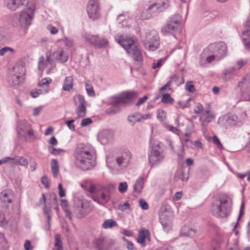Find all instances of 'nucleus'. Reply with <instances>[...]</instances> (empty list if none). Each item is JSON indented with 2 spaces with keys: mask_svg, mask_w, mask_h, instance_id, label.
<instances>
[{
  "mask_svg": "<svg viewBox=\"0 0 250 250\" xmlns=\"http://www.w3.org/2000/svg\"><path fill=\"white\" fill-rule=\"evenodd\" d=\"M62 41L64 43V44L68 47H71L73 45L74 41L71 38L65 37Z\"/></svg>",
  "mask_w": 250,
  "mask_h": 250,
  "instance_id": "nucleus-51",
  "label": "nucleus"
},
{
  "mask_svg": "<svg viewBox=\"0 0 250 250\" xmlns=\"http://www.w3.org/2000/svg\"><path fill=\"white\" fill-rule=\"evenodd\" d=\"M113 138V133L111 131L104 130L98 133L97 139L103 145H106L111 142Z\"/></svg>",
  "mask_w": 250,
  "mask_h": 250,
  "instance_id": "nucleus-24",
  "label": "nucleus"
},
{
  "mask_svg": "<svg viewBox=\"0 0 250 250\" xmlns=\"http://www.w3.org/2000/svg\"><path fill=\"white\" fill-rule=\"evenodd\" d=\"M149 235V232L147 229H142L139 232L137 239L138 243L141 244L142 247L145 246V241L146 238Z\"/></svg>",
  "mask_w": 250,
  "mask_h": 250,
  "instance_id": "nucleus-31",
  "label": "nucleus"
},
{
  "mask_svg": "<svg viewBox=\"0 0 250 250\" xmlns=\"http://www.w3.org/2000/svg\"><path fill=\"white\" fill-rule=\"evenodd\" d=\"M128 187V185L126 182H121L119 184L118 187V189L120 193H125Z\"/></svg>",
  "mask_w": 250,
  "mask_h": 250,
  "instance_id": "nucleus-50",
  "label": "nucleus"
},
{
  "mask_svg": "<svg viewBox=\"0 0 250 250\" xmlns=\"http://www.w3.org/2000/svg\"><path fill=\"white\" fill-rule=\"evenodd\" d=\"M232 207V199L227 194H222L219 195L213 202L211 210L214 216L226 218L230 214Z\"/></svg>",
  "mask_w": 250,
  "mask_h": 250,
  "instance_id": "nucleus-2",
  "label": "nucleus"
},
{
  "mask_svg": "<svg viewBox=\"0 0 250 250\" xmlns=\"http://www.w3.org/2000/svg\"><path fill=\"white\" fill-rule=\"evenodd\" d=\"M92 193L94 194L92 196L93 200L99 205H104L110 200L109 192L105 189L99 190L96 187V192Z\"/></svg>",
  "mask_w": 250,
  "mask_h": 250,
  "instance_id": "nucleus-14",
  "label": "nucleus"
},
{
  "mask_svg": "<svg viewBox=\"0 0 250 250\" xmlns=\"http://www.w3.org/2000/svg\"><path fill=\"white\" fill-rule=\"evenodd\" d=\"M74 121V120L72 119L65 122V124L67 125L68 127L71 131H74L75 130V125L73 124Z\"/></svg>",
  "mask_w": 250,
  "mask_h": 250,
  "instance_id": "nucleus-62",
  "label": "nucleus"
},
{
  "mask_svg": "<svg viewBox=\"0 0 250 250\" xmlns=\"http://www.w3.org/2000/svg\"><path fill=\"white\" fill-rule=\"evenodd\" d=\"M81 186L83 189L88 190L91 193L95 192L96 191V187L92 183L91 180L89 179L82 181L81 183Z\"/></svg>",
  "mask_w": 250,
  "mask_h": 250,
  "instance_id": "nucleus-29",
  "label": "nucleus"
},
{
  "mask_svg": "<svg viewBox=\"0 0 250 250\" xmlns=\"http://www.w3.org/2000/svg\"><path fill=\"white\" fill-rule=\"evenodd\" d=\"M131 157V155L129 151L122 152L119 156L116 157V163L119 167H126Z\"/></svg>",
  "mask_w": 250,
  "mask_h": 250,
  "instance_id": "nucleus-22",
  "label": "nucleus"
},
{
  "mask_svg": "<svg viewBox=\"0 0 250 250\" xmlns=\"http://www.w3.org/2000/svg\"><path fill=\"white\" fill-rule=\"evenodd\" d=\"M50 152L55 155H63L64 153L66 152V151L62 149L61 148H52L51 149V148H49Z\"/></svg>",
  "mask_w": 250,
  "mask_h": 250,
  "instance_id": "nucleus-47",
  "label": "nucleus"
},
{
  "mask_svg": "<svg viewBox=\"0 0 250 250\" xmlns=\"http://www.w3.org/2000/svg\"><path fill=\"white\" fill-rule=\"evenodd\" d=\"M210 53H211L208 52V53H207L206 54H205L204 53V50L203 52H202V53L201 55V57L202 58L205 57V55H208L206 58V61L208 63H210L211 62H212L215 59L216 60V57L215 56V54L214 53H213V54H210Z\"/></svg>",
  "mask_w": 250,
  "mask_h": 250,
  "instance_id": "nucleus-44",
  "label": "nucleus"
},
{
  "mask_svg": "<svg viewBox=\"0 0 250 250\" xmlns=\"http://www.w3.org/2000/svg\"><path fill=\"white\" fill-rule=\"evenodd\" d=\"M59 190V194L60 197L62 198L65 196V190L62 188V184L60 183L58 186Z\"/></svg>",
  "mask_w": 250,
  "mask_h": 250,
  "instance_id": "nucleus-60",
  "label": "nucleus"
},
{
  "mask_svg": "<svg viewBox=\"0 0 250 250\" xmlns=\"http://www.w3.org/2000/svg\"><path fill=\"white\" fill-rule=\"evenodd\" d=\"M117 226V222L113 219L105 220L102 224V228L104 229H109Z\"/></svg>",
  "mask_w": 250,
  "mask_h": 250,
  "instance_id": "nucleus-39",
  "label": "nucleus"
},
{
  "mask_svg": "<svg viewBox=\"0 0 250 250\" xmlns=\"http://www.w3.org/2000/svg\"><path fill=\"white\" fill-rule=\"evenodd\" d=\"M169 6V2L168 0H156L150 3L148 7L142 11L141 18L143 20L150 19L164 11Z\"/></svg>",
  "mask_w": 250,
  "mask_h": 250,
  "instance_id": "nucleus-5",
  "label": "nucleus"
},
{
  "mask_svg": "<svg viewBox=\"0 0 250 250\" xmlns=\"http://www.w3.org/2000/svg\"><path fill=\"white\" fill-rule=\"evenodd\" d=\"M246 78H243L242 80L238 83L237 86L240 88L241 96L243 98V101L250 102V95L248 97L245 96L246 89L248 88V85L246 84Z\"/></svg>",
  "mask_w": 250,
  "mask_h": 250,
  "instance_id": "nucleus-28",
  "label": "nucleus"
},
{
  "mask_svg": "<svg viewBox=\"0 0 250 250\" xmlns=\"http://www.w3.org/2000/svg\"><path fill=\"white\" fill-rule=\"evenodd\" d=\"M165 127L167 129L173 132V133L178 135H179L180 130L177 127H174L170 125H166Z\"/></svg>",
  "mask_w": 250,
  "mask_h": 250,
  "instance_id": "nucleus-52",
  "label": "nucleus"
},
{
  "mask_svg": "<svg viewBox=\"0 0 250 250\" xmlns=\"http://www.w3.org/2000/svg\"><path fill=\"white\" fill-rule=\"evenodd\" d=\"M93 246L96 250H111V246L103 237L96 238L93 242Z\"/></svg>",
  "mask_w": 250,
  "mask_h": 250,
  "instance_id": "nucleus-23",
  "label": "nucleus"
},
{
  "mask_svg": "<svg viewBox=\"0 0 250 250\" xmlns=\"http://www.w3.org/2000/svg\"><path fill=\"white\" fill-rule=\"evenodd\" d=\"M74 79L72 76L66 77L62 85V89L65 91H70L73 88Z\"/></svg>",
  "mask_w": 250,
  "mask_h": 250,
  "instance_id": "nucleus-30",
  "label": "nucleus"
},
{
  "mask_svg": "<svg viewBox=\"0 0 250 250\" xmlns=\"http://www.w3.org/2000/svg\"><path fill=\"white\" fill-rule=\"evenodd\" d=\"M144 187L143 178L140 177L136 181L134 185V191L139 193Z\"/></svg>",
  "mask_w": 250,
  "mask_h": 250,
  "instance_id": "nucleus-40",
  "label": "nucleus"
},
{
  "mask_svg": "<svg viewBox=\"0 0 250 250\" xmlns=\"http://www.w3.org/2000/svg\"><path fill=\"white\" fill-rule=\"evenodd\" d=\"M108 43V41L105 38H100L98 36V40H97L96 43L100 44V45H96L95 47L97 48H102L105 47L107 45Z\"/></svg>",
  "mask_w": 250,
  "mask_h": 250,
  "instance_id": "nucleus-46",
  "label": "nucleus"
},
{
  "mask_svg": "<svg viewBox=\"0 0 250 250\" xmlns=\"http://www.w3.org/2000/svg\"><path fill=\"white\" fill-rule=\"evenodd\" d=\"M138 93L135 91L123 92L119 96H112L110 99V104L113 106L111 108L110 112L115 114L120 111L119 108L114 109L120 105H124L132 102L138 97Z\"/></svg>",
  "mask_w": 250,
  "mask_h": 250,
  "instance_id": "nucleus-6",
  "label": "nucleus"
},
{
  "mask_svg": "<svg viewBox=\"0 0 250 250\" xmlns=\"http://www.w3.org/2000/svg\"><path fill=\"white\" fill-rule=\"evenodd\" d=\"M215 116V114L208 108L202 113L200 120L202 122L203 125H207L214 119Z\"/></svg>",
  "mask_w": 250,
  "mask_h": 250,
  "instance_id": "nucleus-26",
  "label": "nucleus"
},
{
  "mask_svg": "<svg viewBox=\"0 0 250 250\" xmlns=\"http://www.w3.org/2000/svg\"><path fill=\"white\" fill-rule=\"evenodd\" d=\"M41 182L45 187V188L49 187V179L46 176H44L41 178Z\"/></svg>",
  "mask_w": 250,
  "mask_h": 250,
  "instance_id": "nucleus-59",
  "label": "nucleus"
},
{
  "mask_svg": "<svg viewBox=\"0 0 250 250\" xmlns=\"http://www.w3.org/2000/svg\"><path fill=\"white\" fill-rule=\"evenodd\" d=\"M196 232V231L195 229L189 228L187 226H184L181 229V235L188 236H193L195 234Z\"/></svg>",
  "mask_w": 250,
  "mask_h": 250,
  "instance_id": "nucleus-36",
  "label": "nucleus"
},
{
  "mask_svg": "<svg viewBox=\"0 0 250 250\" xmlns=\"http://www.w3.org/2000/svg\"><path fill=\"white\" fill-rule=\"evenodd\" d=\"M208 52L214 53L216 60H220L226 56L227 54V46L223 42L211 43L204 49L205 54Z\"/></svg>",
  "mask_w": 250,
  "mask_h": 250,
  "instance_id": "nucleus-10",
  "label": "nucleus"
},
{
  "mask_svg": "<svg viewBox=\"0 0 250 250\" xmlns=\"http://www.w3.org/2000/svg\"><path fill=\"white\" fill-rule=\"evenodd\" d=\"M52 82V80L50 78H45L42 79L40 81H39L38 83V86L42 87V89L43 88H49V84L51 83Z\"/></svg>",
  "mask_w": 250,
  "mask_h": 250,
  "instance_id": "nucleus-41",
  "label": "nucleus"
},
{
  "mask_svg": "<svg viewBox=\"0 0 250 250\" xmlns=\"http://www.w3.org/2000/svg\"><path fill=\"white\" fill-rule=\"evenodd\" d=\"M243 42L246 49L250 51V18L246 21L243 31Z\"/></svg>",
  "mask_w": 250,
  "mask_h": 250,
  "instance_id": "nucleus-20",
  "label": "nucleus"
},
{
  "mask_svg": "<svg viewBox=\"0 0 250 250\" xmlns=\"http://www.w3.org/2000/svg\"><path fill=\"white\" fill-rule=\"evenodd\" d=\"M236 70H237V68L235 66L225 69L223 72V79L226 81L229 80Z\"/></svg>",
  "mask_w": 250,
  "mask_h": 250,
  "instance_id": "nucleus-32",
  "label": "nucleus"
},
{
  "mask_svg": "<svg viewBox=\"0 0 250 250\" xmlns=\"http://www.w3.org/2000/svg\"><path fill=\"white\" fill-rule=\"evenodd\" d=\"M10 51L11 53H13L14 52V50L10 47H4L0 49V56H3L6 52L8 51Z\"/></svg>",
  "mask_w": 250,
  "mask_h": 250,
  "instance_id": "nucleus-55",
  "label": "nucleus"
},
{
  "mask_svg": "<svg viewBox=\"0 0 250 250\" xmlns=\"http://www.w3.org/2000/svg\"><path fill=\"white\" fill-rule=\"evenodd\" d=\"M49 91V88H43V89H35L32 90L30 92L31 96L34 98H36L39 97L41 94H44L47 93Z\"/></svg>",
  "mask_w": 250,
  "mask_h": 250,
  "instance_id": "nucleus-35",
  "label": "nucleus"
},
{
  "mask_svg": "<svg viewBox=\"0 0 250 250\" xmlns=\"http://www.w3.org/2000/svg\"><path fill=\"white\" fill-rule=\"evenodd\" d=\"M17 133L20 138L28 142H31L37 138L30 124L25 121H20L18 123Z\"/></svg>",
  "mask_w": 250,
  "mask_h": 250,
  "instance_id": "nucleus-9",
  "label": "nucleus"
},
{
  "mask_svg": "<svg viewBox=\"0 0 250 250\" xmlns=\"http://www.w3.org/2000/svg\"><path fill=\"white\" fill-rule=\"evenodd\" d=\"M182 17L179 14H175L170 17L166 24L162 28L164 34L180 32L181 30Z\"/></svg>",
  "mask_w": 250,
  "mask_h": 250,
  "instance_id": "nucleus-8",
  "label": "nucleus"
},
{
  "mask_svg": "<svg viewBox=\"0 0 250 250\" xmlns=\"http://www.w3.org/2000/svg\"><path fill=\"white\" fill-rule=\"evenodd\" d=\"M106 165L110 169H113L117 166L116 163V157L112 155H108L106 156Z\"/></svg>",
  "mask_w": 250,
  "mask_h": 250,
  "instance_id": "nucleus-33",
  "label": "nucleus"
},
{
  "mask_svg": "<svg viewBox=\"0 0 250 250\" xmlns=\"http://www.w3.org/2000/svg\"><path fill=\"white\" fill-rule=\"evenodd\" d=\"M13 192L9 189H5L0 193V202L3 205L11 204L12 202Z\"/></svg>",
  "mask_w": 250,
  "mask_h": 250,
  "instance_id": "nucleus-25",
  "label": "nucleus"
},
{
  "mask_svg": "<svg viewBox=\"0 0 250 250\" xmlns=\"http://www.w3.org/2000/svg\"><path fill=\"white\" fill-rule=\"evenodd\" d=\"M53 58L58 62L63 63L66 62L69 58V55L62 47H58L53 53Z\"/></svg>",
  "mask_w": 250,
  "mask_h": 250,
  "instance_id": "nucleus-19",
  "label": "nucleus"
},
{
  "mask_svg": "<svg viewBox=\"0 0 250 250\" xmlns=\"http://www.w3.org/2000/svg\"><path fill=\"white\" fill-rule=\"evenodd\" d=\"M115 40L135 61L139 62L143 61V57L141 51L135 45L134 41L132 38L120 36L116 37Z\"/></svg>",
  "mask_w": 250,
  "mask_h": 250,
  "instance_id": "nucleus-4",
  "label": "nucleus"
},
{
  "mask_svg": "<svg viewBox=\"0 0 250 250\" xmlns=\"http://www.w3.org/2000/svg\"><path fill=\"white\" fill-rule=\"evenodd\" d=\"M93 209L89 202L87 201H81L80 206L77 207V216L78 218H82L83 216L89 213Z\"/></svg>",
  "mask_w": 250,
  "mask_h": 250,
  "instance_id": "nucleus-21",
  "label": "nucleus"
},
{
  "mask_svg": "<svg viewBox=\"0 0 250 250\" xmlns=\"http://www.w3.org/2000/svg\"><path fill=\"white\" fill-rule=\"evenodd\" d=\"M238 122V117L236 115L227 114L219 118L217 123L221 126L228 127L234 125Z\"/></svg>",
  "mask_w": 250,
  "mask_h": 250,
  "instance_id": "nucleus-16",
  "label": "nucleus"
},
{
  "mask_svg": "<svg viewBox=\"0 0 250 250\" xmlns=\"http://www.w3.org/2000/svg\"><path fill=\"white\" fill-rule=\"evenodd\" d=\"M51 167L53 176L55 178L57 177L59 171V164L56 159H53L51 160Z\"/></svg>",
  "mask_w": 250,
  "mask_h": 250,
  "instance_id": "nucleus-38",
  "label": "nucleus"
},
{
  "mask_svg": "<svg viewBox=\"0 0 250 250\" xmlns=\"http://www.w3.org/2000/svg\"><path fill=\"white\" fill-rule=\"evenodd\" d=\"M24 68L22 66L18 65L13 67L8 76L9 83L12 85L19 84L24 74Z\"/></svg>",
  "mask_w": 250,
  "mask_h": 250,
  "instance_id": "nucleus-11",
  "label": "nucleus"
},
{
  "mask_svg": "<svg viewBox=\"0 0 250 250\" xmlns=\"http://www.w3.org/2000/svg\"><path fill=\"white\" fill-rule=\"evenodd\" d=\"M140 113L136 112L127 117V121L131 125H134L136 123L140 122Z\"/></svg>",
  "mask_w": 250,
  "mask_h": 250,
  "instance_id": "nucleus-37",
  "label": "nucleus"
},
{
  "mask_svg": "<svg viewBox=\"0 0 250 250\" xmlns=\"http://www.w3.org/2000/svg\"><path fill=\"white\" fill-rule=\"evenodd\" d=\"M168 212H161L160 214V220L165 231L168 232L172 226V219Z\"/></svg>",
  "mask_w": 250,
  "mask_h": 250,
  "instance_id": "nucleus-18",
  "label": "nucleus"
},
{
  "mask_svg": "<svg viewBox=\"0 0 250 250\" xmlns=\"http://www.w3.org/2000/svg\"><path fill=\"white\" fill-rule=\"evenodd\" d=\"M55 67L56 63L54 61L49 55L46 54V59L43 56L40 57L38 62V68L40 70H42L44 68H46V73L49 74Z\"/></svg>",
  "mask_w": 250,
  "mask_h": 250,
  "instance_id": "nucleus-13",
  "label": "nucleus"
},
{
  "mask_svg": "<svg viewBox=\"0 0 250 250\" xmlns=\"http://www.w3.org/2000/svg\"><path fill=\"white\" fill-rule=\"evenodd\" d=\"M35 8V4L29 2L19 13L18 21L21 26L27 28L31 25L34 18Z\"/></svg>",
  "mask_w": 250,
  "mask_h": 250,
  "instance_id": "nucleus-7",
  "label": "nucleus"
},
{
  "mask_svg": "<svg viewBox=\"0 0 250 250\" xmlns=\"http://www.w3.org/2000/svg\"><path fill=\"white\" fill-rule=\"evenodd\" d=\"M85 86L87 95L90 97H94L95 96V93L92 85L89 83L87 82H85Z\"/></svg>",
  "mask_w": 250,
  "mask_h": 250,
  "instance_id": "nucleus-45",
  "label": "nucleus"
},
{
  "mask_svg": "<svg viewBox=\"0 0 250 250\" xmlns=\"http://www.w3.org/2000/svg\"><path fill=\"white\" fill-rule=\"evenodd\" d=\"M27 0H4V4L8 8L15 11L23 5Z\"/></svg>",
  "mask_w": 250,
  "mask_h": 250,
  "instance_id": "nucleus-27",
  "label": "nucleus"
},
{
  "mask_svg": "<svg viewBox=\"0 0 250 250\" xmlns=\"http://www.w3.org/2000/svg\"><path fill=\"white\" fill-rule=\"evenodd\" d=\"M92 122V121L90 118H85V119H83L82 121V122L81 123V125L82 126H85L88 125L89 124H90Z\"/></svg>",
  "mask_w": 250,
  "mask_h": 250,
  "instance_id": "nucleus-61",
  "label": "nucleus"
},
{
  "mask_svg": "<svg viewBox=\"0 0 250 250\" xmlns=\"http://www.w3.org/2000/svg\"><path fill=\"white\" fill-rule=\"evenodd\" d=\"M88 17L92 20L98 19L100 16V6L99 0H90L86 6Z\"/></svg>",
  "mask_w": 250,
  "mask_h": 250,
  "instance_id": "nucleus-12",
  "label": "nucleus"
},
{
  "mask_svg": "<svg viewBox=\"0 0 250 250\" xmlns=\"http://www.w3.org/2000/svg\"><path fill=\"white\" fill-rule=\"evenodd\" d=\"M75 104L78 105L76 113L79 117H83L86 115V103L83 96L78 95L73 98Z\"/></svg>",
  "mask_w": 250,
  "mask_h": 250,
  "instance_id": "nucleus-15",
  "label": "nucleus"
},
{
  "mask_svg": "<svg viewBox=\"0 0 250 250\" xmlns=\"http://www.w3.org/2000/svg\"><path fill=\"white\" fill-rule=\"evenodd\" d=\"M47 29L52 35H55L58 32V30L57 28L51 24L48 25L47 27Z\"/></svg>",
  "mask_w": 250,
  "mask_h": 250,
  "instance_id": "nucleus-57",
  "label": "nucleus"
},
{
  "mask_svg": "<svg viewBox=\"0 0 250 250\" xmlns=\"http://www.w3.org/2000/svg\"><path fill=\"white\" fill-rule=\"evenodd\" d=\"M43 106L40 105L38 107H35L33 109V115L34 116H38L42 111Z\"/></svg>",
  "mask_w": 250,
  "mask_h": 250,
  "instance_id": "nucleus-56",
  "label": "nucleus"
},
{
  "mask_svg": "<svg viewBox=\"0 0 250 250\" xmlns=\"http://www.w3.org/2000/svg\"><path fill=\"white\" fill-rule=\"evenodd\" d=\"M148 162L151 168L161 164L165 159V154L161 147V143L151 138L147 154Z\"/></svg>",
  "mask_w": 250,
  "mask_h": 250,
  "instance_id": "nucleus-3",
  "label": "nucleus"
},
{
  "mask_svg": "<svg viewBox=\"0 0 250 250\" xmlns=\"http://www.w3.org/2000/svg\"><path fill=\"white\" fill-rule=\"evenodd\" d=\"M204 109V106L200 103H198L194 108V112L196 114H202Z\"/></svg>",
  "mask_w": 250,
  "mask_h": 250,
  "instance_id": "nucleus-54",
  "label": "nucleus"
},
{
  "mask_svg": "<svg viewBox=\"0 0 250 250\" xmlns=\"http://www.w3.org/2000/svg\"><path fill=\"white\" fill-rule=\"evenodd\" d=\"M212 142H213V143L216 145L218 147V148H220V149H222V147H223V146L219 140V139H218V138L216 136H214L212 138Z\"/></svg>",
  "mask_w": 250,
  "mask_h": 250,
  "instance_id": "nucleus-58",
  "label": "nucleus"
},
{
  "mask_svg": "<svg viewBox=\"0 0 250 250\" xmlns=\"http://www.w3.org/2000/svg\"><path fill=\"white\" fill-rule=\"evenodd\" d=\"M162 59L158 60L157 62H154L152 64V68L153 69L159 68L162 65Z\"/></svg>",
  "mask_w": 250,
  "mask_h": 250,
  "instance_id": "nucleus-64",
  "label": "nucleus"
},
{
  "mask_svg": "<svg viewBox=\"0 0 250 250\" xmlns=\"http://www.w3.org/2000/svg\"><path fill=\"white\" fill-rule=\"evenodd\" d=\"M18 165L21 166L27 167L28 164L27 159L23 157L18 156Z\"/></svg>",
  "mask_w": 250,
  "mask_h": 250,
  "instance_id": "nucleus-53",
  "label": "nucleus"
},
{
  "mask_svg": "<svg viewBox=\"0 0 250 250\" xmlns=\"http://www.w3.org/2000/svg\"><path fill=\"white\" fill-rule=\"evenodd\" d=\"M244 201H243L241 203V207H240V211H239V215L238 216V218H237V222L235 223V225L234 226V227H233V230L234 231H235V234L237 235L238 233V231L237 230H235L238 225V222L240 220V219H241V217L244 214Z\"/></svg>",
  "mask_w": 250,
  "mask_h": 250,
  "instance_id": "nucleus-42",
  "label": "nucleus"
},
{
  "mask_svg": "<svg viewBox=\"0 0 250 250\" xmlns=\"http://www.w3.org/2000/svg\"><path fill=\"white\" fill-rule=\"evenodd\" d=\"M84 40L90 44L94 46L100 45V44L96 43L97 40H98V36L89 34H85L83 35Z\"/></svg>",
  "mask_w": 250,
  "mask_h": 250,
  "instance_id": "nucleus-34",
  "label": "nucleus"
},
{
  "mask_svg": "<svg viewBox=\"0 0 250 250\" xmlns=\"http://www.w3.org/2000/svg\"><path fill=\"white\" fill-rule=\"evenodd\" d=\"M178 79V77L176 75H173L172 76H171L167 83L160 89V92L162 93L163 91L169 88L170 83L172 82H176Z\"/></svg>",
  "mask_w": 250,
  "mask_h": 250,
  "instance_id": "nucleus-43",
  "label": "nucleus"
},
{
  "mask_svg": "<svg viewBox=\"0 0 250 250\" xmlns=\"http://www.w3.org/2000/svg\"><path fill=\"white\" fill-rule=\"evenodd\" d=\"M158 39L159 37L156 33L152 35L147 34L145 42V47L150 51L156 50L159 46Z\"/></svg>",
  "mask_w": 250,
  "mask_h": 250,
  "instance_id": "nucleus-17",
  "label": "nucleus"
},
{
  "mask_svg": "<svg viewBox=\"0 0 250 250\" xmlns=\"http://www.w3.org/2000/svg\"><path fill=\"white\" fill-rule=\"evenodd\" d=\"M74 156L76 165L84 170L90 169L96 165L95 149L89 144H77L74 151Z\"/></svg>",
  "mask_w": 250,
  "mask_h": 250,
  "instance_id": "nucleus-1",
  "label": "nucleus"
},
{
  "mask_svg": "<svg viewBox=\"0 0 250 250\" xmlns=\"http://www.w3.org/2000/svg\"><path fill=\"white\" fill-rule=\"evenodd\" d=\"M55 246L58 250H62V242L60 238V235L56 234L55 237Z\"/></svg>",
  "mask_w": 250,
  "mask_h": 250,
  "instance_id": "nucleus-48",
  "label": "nucleus"
},
{
  "mask_svg": "<svg viewBox=\"0 0 250 250\" xmlns=\"http://www.w3.org/2000/svg\"><path fill=\"white\" fill-rule=\"evenodd\" d=\"M162 101L165 104H172L173 103V99L170 97L169 94H164L162 98Z\"/></svg>",
  "mask_w": 250,
  "mask_h": 250,
  "instance_id": "nucleus-49",
  "label": "nucleus"
},
{
  "mask_svg": "<svg viewBox=\"0 0 250 250\" xmlns=\"http://www.w3.org/2000/svg\"><path fill=\"white\" fill-rule=\"evenodd\" d=\"M186 89L190 92L194 91V86L191 82H188L186 84Z\"/></svg>",
  "mask_w": 250,
  "mask_h": 250,
  "instance_id": "nucleus-63",
  "label": "nucleus"
}]
</instances>
